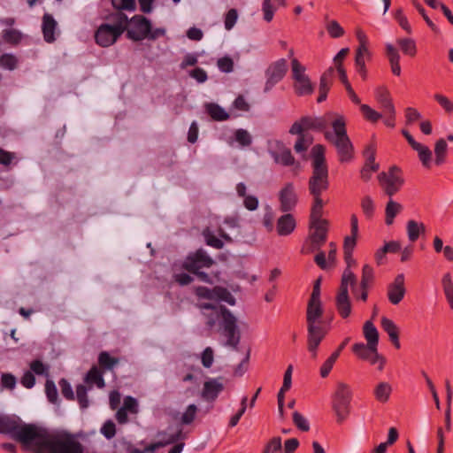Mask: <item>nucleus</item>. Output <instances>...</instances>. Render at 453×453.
<instances>
[{"instance_id":"f257e3e1","label":"nucleus","mask_w":453,"mask_h":453,"mask_svg":"<svg viewBox=\"0 0 453 453\" xmlns=\"http://www.w3.org/2000/svg\"><path fill=\"white\" fill-rule=\"evenodd\" d=\"M0 433L12 434L22 444L33 447L37 452L44 449L50 453H83V445L76 436L68 432L49 434L44 429L34 425L19 426L17 420L9 416L0 417Z\"/></svg>"},{"instance_id":"f03ea898","label":"nucleus","mask_w":453,"mask_h":453,"mask_svg":"<svg viewBox=\"0 0 453 453\" xmlns=\"http://www.w3.org/2000/svg\"><path fill=\"white\" fill-rule=\"evenodd\" d=\"M196 294L199 297L212 301L211 303H201L199 307L203 311V314L208 317L207 325L212 327L219 319H221L223 334L227 338L226 346L236 349L240 342V332L237 327V319L232 312L225 306L219 304V301H224L230 305L235 303L234 297L224 288H214L213 289L206 287H198Z\"/></svg>"},{"instance_id":"7ed1b4c3","label":"nucleus","mask_w":453,"mask_h":453,"mask_svg":"<svg viewBox=\"0 0 453 453\" xmlns=\"http://www.w3.org/2000/svg\"><path fill=\"white\" fill-rule=\"evenodd\" d=\"M312 157V174L309 180V192L313 197L311 211L318 213L323 209L325 202L321 194L328 188V170L325 158V147L320 144L315 145L311 151Z\"/></svg>"},{"instance_id":"20e7f679","label":"nucleus","mask_w":453,"mask_h":453,"mask_svg":"<svg viewBox=\"0 0 453 453\" xmlns=\"http://www.w3.org/2000/svg\"><path fill=\"white\" fill-rule=\"evenodd\" d=\"M127 16L122 12H116L108 17V21L99 26L95 39L101 47L112 45L127 28Z\"/></svg>"},{"instance_id":"39448f33","label":"nucleus","mask_w":453,"mask_h":453,"mask_svg":"<svg viewBox=\"0 0 453 453\" xmlns=\"http://www.w3.org/2000/svg\"><path fill=\"white\" fill-rule=\"evenodd\" d=\"M326 139L335 147L341 162L351 160L353 145L347 134L346 121L343 116L333 119V129L326 131Z\"/></svg>"},{"instance_id":"423d86ee","label":"nucleus","mask_w":453,"mask_h":453,"mask_svg":"<svg viewBox=\"0 0 453 453\" xmlns=\"http://www.w3.org/2000/svg\"><path fill=\"white\" fill-rule=\"evenodd\" d=\"M127 35L134 41H142L143 39L156 40L165 34V29L162 27L152 29L150 21L142 15H134L127 21Z\"/></svg>"},{"instance_id":"0eeeda50","label":"nucleus","mask_w":453,"mask_h":453,"mask_svg":"<svg viewBox=\"0 0 453 453\" xmlns=\"http://www.w3.org/2000/svg\"><path fill=\"white\" fill-rule=\"evenodd\" d=\"M350 285L352 291L357 296V278L349 269H345L342 277V283L336 296V307L342 318H347L351 311V304L348 294V287Z\"/></svg>"},{"instance_id":"6e6552de","label":"nucleus","mask_w":453,"mask_h":453,"mask_svg":"<svg viewBox=\"0 0 453 453\" xmlns=\"http://www.w3.org/2000/svg\"><path fill=\"white\" fill-rule=\"evenodd\" d=\"M352 391L344 382H338L333 395L332 407L338 422H342L349 413Z\"/></svg>"},{"instance_id":"1a4fd4ad","label":"nucleus","mask_w":453,"mask_h":453,"mask_svg":"<svg viewBox=\"0 0 453 453\" xmlns=\"http://www.w3.org/2000/svg\"><path fill=\"white\" fill-rule=\"evenodd\" d=\"M323 310L320 301H309L306 313L308 333H327L322 320Z\"/></svg>"},{"instance_id":"9d476101","label":"nucleus","mask_w":453,"mask_h":453,"mask_svg":"<svg viewBox=\"0 0 453 453\" xmlns=\"http://www.w3.org/2000/svg\"><path fill=\"white\" fill-rule=\"evenodd\" d=\"M378 179L380 184L388 196H394L403 184V179L400 174V169L396 166L390 167L388 173H380Z\"/></svg>"},{"instance_id":"9b49d317","label":"nucleus","mask_w":453,"mask_h":453,"mask_svg":"<svg viewBox=\"0 0 453 453\" xmlns=\"http://www.w3.org/2000/svg\"><path fill=\"white\" fill-rule=\"evenodd\" d=\"M288 62L281 58L272 64L266 71V82L265 84L264 92L268 93L279 81L285 76L288 71Z\"/></svg>"},{"instance_id":"f8f14e48","label":"nucleus","mask_w":453,"mask_h":453,"mask_svg":"<svg viewBox=\"0 0 453 453\" xmlns=\"http://www.w3.org/2000/svg\"><path fill=\"white\" fill-rule=\"evenodd\" d=\"M336 117H342L334 112H328L322 117H303V123L306 130L321 131L326 136V131H330L327 127L329 125L333 127V119Z\"/></svg>"},{"instance_id":"ddd939ff","label":"nucleus","mask_w":453,"mask_h":453,"mask_svg":"<svg viewBox=\"0 0 453 453\" xmlns=\"http://www.w3.org/2000/svg\"><path fill=\"white\" fill-rule=\"evenodd\" d=\"M322 210L318 213L315 211L311 212V226L314 229L311 234V242L315 246H319L326 241V232L327 222L321 219Z\"/></svg>"},{"instance_id":"4468645a","label":"nucleus","mask_w":453,"mask_h":453,"mask_svg":"<svg viewBox=\"0 0 453 453\" xmlns=\"http://www.w3.org/2000/svg\"><path fill=\"white\" fill-rule=\"evenodd\" d=\"M280 209L283 212L293 211L297 203L298 197L295 186L288 182L279 192Z\"/></svg>"},{"instance_id":"2eb2a0df","label":"nucleus","mask_w":453,"mask_h":453,"mask_svg":"<svg viewBox=\"0 0 453 453\" xmlns=\"http://www.w3.org/2000/svg\"><path fill=\"white\" fill-rule=\"evenodd\" d=\"M212 264V258L205 250L200 249L187 257L184 267L190 273H196L200 268L210 267Z\"/></svg>"},{"instance_id":"dca6fc26","label":"nucleus","mask_w":453,"mask_h":453,"mask_svg":"<svg viewBox=\"0 0 453 453\" xmlns=\"http://www.w3.org/2000/svg\"><path fill=\"white\" fill-rule=\"evenodd\" d=\"M405 295L404 275H396L394 281L388 287V297L392 304H398Z\"/></svg>"},{"instance_id":"f3484780","label":"nucleus","mask_w":453,"mask_h":453,"mask_svg":"<svg viewBox=\"0 0 453 453\" xmlns=\"http://www.w3.org/2000/svg\"><path fill=\"white\" fill-rule=\"evenodd\" d=\"M224 389L223 378L209 379L203 383L202 397L208 401H214Z\"/></svg>"},{"instance_id":"a211bd4d","label":"nucleus","mask_w":453,"mask_h":453,"mask_svg":"<svg viewBox=\"0 0 453 453\" xmlns=\"http://www.w3.org/2000/svg\"><path fill=\"white\" fill-rule=\"evenodd\" d=\"M58 23L49 13H45L42 17V30L44 40L47 42H53L55 41V31L57 30Z\"/></svg>"},{"instance_id":"6ab92c4d","label":"nucleus","mask_w":453,"mask_h":453,"mask_svg":"<svg viewBox=\"0 0 453 453\" xmlns=\"http://www.w3.org/2000/svg\"><path fill=\"white\" fill-rule=\"evenodd\" d=\"M184 439L182 429L179 428L173 434L170 435L167 440H159L158 441L146 446L143 449H141L142 453H153L156 449L166 446L168 444L175 443Z\"/></svg>"},{"instance_id":"aec40b11","label":"nucleus","mask_w":453,"mask_h":453,"mask_svg":"<svg viewBox=\"0 0 453 453\" xmlns=\"http://www.w3.org/2000/svg\"><path fill=\"white\" fill-rule=\"evenodd\" d=\"M375 98L377 102L380 104V108L383 111V113H393V109H395V106L392 103L389 91L387 88H377L375 92Z\"/></svg>"},{"instance_id":"412c9836","label":"nucleus","mask_w":453,"mask_h":453,"mask_svg":"<svg viewBox=\"0 0 453 453\" xmlns=\"http://www.w3.org/2000/svg\"><path fill=\"white\" fill-rule=\"evenodd\" d=\"M296 227V220L292 214L286 212L278 219L277 232L280 235H288L291 234Z\"/></svg>"},{"instance_id":"4be33fe9","label":"nucleus","mask_w":453,"mask_h":453,"mask_svg":"<svg viewBox=\"0 0 453 453\" xmlns=\"http://www.w3.org/2000/svg\"><path fill=\"white\" fill-rule=\"evenodd\" d=\"M334 68H328L321 76L319 82V96L318 97V103H322L326 99L327 93L332 84V76L334 74Z\"/></svg>"},{"instance_id":"5701e85b","label":"nucleus","mask_w":453,"mask_h":453,"mask_svg":"<svg viewBox=\"0 0 453 453\" xmlns=\"http://www.w3.org/2000/svg\"><path fill=\"white\" fill-rule=\"evenodd\" d=\"M280 151H270V154L273 157L276 163L282 164L284 165H292L295 163V158L292 156L290 150L284 148V146L279 143Z\"/></svg>"},{"instance_id":"b1692460","label":"nucleus","mask_w":453,"mask_h":453,"mask_svg":"<svg viewBox=\"0 0 453 453\" xmlns=\"http://www.w3.org/2000/svg\"><path fill=\"white\" fill-rule=\"evenodd\" d=\"M294 89L298 96H306L312 94L314 87L310 78L305 75L298 80L294 81Z\"/></svg>"},{"instance_id":"393cba45","label":"nucleus","mask_w":453,"mask_h":453,"mask_svg":"<svg viewBox=\"0 0 453 453\" xmlns=\"http://www.w3.org/2000/svg\"><path fill=\"white\" fill-rule=\"evenodd\" d=\"M113 453H142L141 449H137L131 441L126 438H118L113 441Z\"/></svg>"},{"instance_id":"a878e982","label":"nucleus","mask_w":453,"mask_h":453,"mask_svg":"<svg viewBox=\"0 0 453 453\" xmlns=\"http://www.w3.org/2000/svg\"><path fill=\"white\" fill-rule=\"evenodd\" d=\"M204 107L206 112L216 121H223L229 119V114L218 104L207 103Z\"/></svg>"},{"instance_id":"bb28decb","label":"nucleus","mask_w":453,"mask_h":453,"mask_svg":"<svg viewBox=\"0 0 453 453\" xmlns=\"http://www.w3.org/2000/svg\"><path fill=\"white\" fill-rule=\"evenodd\" d=\"M381 326L388 333L391 342L399 349L400 342L398 339V328L396 325L389 319L383 317L381 319Z\"/></svg>"},{"instance_id":"cd10ccee","label":"nucleus","mask_w":453,"mask_h":453,"mask_svg":"<svg viewBox=\"0 0 453 453\" xmlns=\"http://www.w3.org/2000/svg\"><path fill=\"white\" fill-rule=\"evenodd\" d=\"M356 35L359 42V46L356 54V62L358 60L365 61V56L369 55V50L367 48L368 38L361 29L357 30Z\"/></svg>"},{"instance_id":"c85d7f7f","label":"nucleus","mask_w":453,"mask_h":453,"mask_svg":"<svg viewBox=\"0 0 453 453\" xmlns=\"http://www.w3.org/2000/svg\"><path fill=\"white\" fill-rule=\"evenodd\" d=\"M379 169V164L375 163V150L371 149V155L368 156V162L365 163V166L361 170V178L367 181L372 177V172H377Z\"/></svg>"},{"instance_id":"c756f323","label":"nucleus","mask_w":453,"mask_h":453,"mask_svg":"<svg viewBox=\"0 0 453 453\" xmlns=\"http://www.w3.org/2000/svg\"><path fill=\"white\" fill-rule=\"evenodd\" d=\"M85 382L89 385L91 388L92 385H96L97 388H103L105 385L102 372L97 367L93 366L85 377Z\"/></svg>"},{"instance_id":"7c9ffc66","label":"nucleus","mask_w":453,"mask_h":453,"mask_svg":"<svg viewBox=\"0 0 453 453\" xmlns=\"http://www.w3.org/2000/svg\"><path fill=\"white\" fill-rule=\"evenodd\" d=\"M364 335L367 341V344L374 349V346H378L379 333L374 325L371 321H366L364 325Z\"/></svg>"},{"instance_id":"2f4dec72","label":"nucleus","mask_w":453,"mask_h":453,"mask_svg":"<svg viewBox=\"0 0 453 453\" xmlns=\"http://www.w3.org/2000/svg\"><path fill=\"white\" fill-rule=\"evenodd\" d=\"M326 334L327 333H308L307 348L311 353L312 357H316L318 347Z\"/></svg>"},{"instance_id":"473e14b6","label":"nucleus","mask_w":453,"mask_h":453,"mask_svg":"<svg viewBox=\"0 0 453 453\" xmlns=\"http://www.w3.org/2000/svg\"><path fill=\"white\" fill-rule=\"evenodd\" d=\"M392 392V387L389 383L382 381L380 382L374 388V396L380 403H386Z\"/></svg>"},{"instance_id":"72a5a7b5","label":"nucleus","mask_w":453,"mask_h":453,"mask_svg":"<svg viewBox=\"0 0 453 453\" xmlns=\"http://www.w3.org/2000/svg\"><path fill=\"white\" fill-rule=\"evenodd\" d=\"M441 285L445 297L450 308L453 310V280L449 273L443 275L441 279Z\"/></svg>"},{"instance_id":"f704fd0d","label":"nucleus","mask_w":453,"mask_h":453,"mask_svg":"<svg viewBox=\"0 0 453 453\" xmlns=\"http://www.w3.org/2000/svg\"><path fill=\"white\" fill-rule=\"evenodd\" d=\"M403 207L400 203L390 199L386 206V224L391 225L394 218L402 211Z\"/></svg>"},{"instance_id":"c9c22d12","label":"nucleus","mask_w":453,"mask_h":453,"mask_svg":"<svg viewBox=\"0 0 453 453\" xmlns=\"http://www.w3.org/2000/svg\"><path fill=\"white\" fill-rule=\"evenodd\" d=\"M412 149L418 152V157L422 162L423 165L426 167H429L432 160V151L430 150V149L419 142H418L417 145Z\"/></svg>"},{"instance_id":"e433bc0d","label":"nucleus","mask_w":453,"mask_h":453,"mask_svg":"<svg viewBox=\"0 0 453 453\" xmlns=\"http://www.w3.org/2000/svg\"><path fill=\"white\" fill-rule=\"evenodd\" d=\"M425 231V226L424 224H418L415 220H410L407 223V234L408 238L411 242H415L420 233H423Z\"/></svg>"},{"instance_id":"4c0bfd02","label":"nucleus","mask_w":453,"mask_h":453,"mask_svg":"<svg viewBox=\"0 0 453 453\" xmlns=\"http://www.w3.org/2000/svg\"><path fill=\"white\" fill-rule=\"evenodd\" d=\"M377 346H374V349L369 344L363 342L356 343L353 345V352L360 358L367 360L370 358V355L375 351Z\"/></svg>"},{"instance_id":"58836bf2","label":"nucleus","mask_w":453,"mask_h":453,"mask_svg":"<svg viewBox=\"0 0 453 453\" xmlns=\"http://www.w3.org/2000/svg\"><path fill=\"white\" fill-rule=\"evenodd\" d=\"M312 143V137L308 134H301L298 136L294 146L295 151L299 154L306 152L309 146Z\"/></svg>"},{"instance_id":"ea45409f","label":"nucleus","mask_w":453,"mask_h":453,"mask_svg":"<svg viewBox=\"0 0 453 453\" xmlns=\"http://www.w3.org/2000/svg\"><path fill=\"white\" fill-rule=\"evenodd\" d=\"M111 4L117 12H134L136 9L135 0H111Z\"/></svg>"},{"instance_id":"a19ab883","label":"nucleus","mask_w":453,"mask_h":453,"mask_svg":"<svg viewBox=\"0 0 453 453\" xmlns=\"http://www.w3.org/2000/svg\"><path fill=\"white\" fill-rule=\"evenodd\" d=\"M100 434L109 441L114 438L117 434L115 423L111 419L106 420L100 428Z\"/></svg>"},{"instance_id":"79ce46f5","label":"nucleus","mask_w":453,"mask_h":453,"mask_svg":"<svg viewBox=\"0 0 453 453\" xmlns=\"http://www.w3.org/2000/svg\"><path fill=\"white\" fill-rule=\"evenodd\" d=\"M88 390V388L82 384H80L76 387V398L81 409H86L89 405Z\"/></svg>"},{"instance_id":"37998d69","label":"nucleus","mask_w":453,"mask_h":453,"mask_svg":"<svg viewBox=\"0 0 453 453\" xmlns=\"http://www.w3.org/2000/svg\"><path fill=\"white\" fill-rule=\"evenodd\" d=\"M235 141L243 147L250 146L252 143L251 134L245 129L239 128L234 131Z\"/></svg>"},{"instance_id":"c03bdc74","label":"nucleus","mask_w":453,"mask_h":453,"mask_svg":"<svg viewBox=\"0 0 453 453\" xmlns=\"http://www.w3.org/2000/svg\"><path fill=\"white\" fill-rule=\"evenodd\" d=\"M397 43L404 54L414 56L416 54V44L412 39L401 38L397 40Z\"/></svg>"},{"instance_id":"a18cd8bd","label":"nucleus","mask_w":453,"mask_h":453,"mask_svg":"<svg viewBox=\"0 0 453 453\" xmlns=\"http://www.w3.org/2000/svg\"><path fill=\"white\" fill-rule=\"evenodd\" d=\"M18 65V59L17 58L9 53L3 54L0 57V66L8 69V70H14L17 67Z\"/></svg>"},{"instance_id":"49530a36","label":"nucleus","mask_w":453,"mask_h":453,"mask_svg":"<svg viewBox=\"0 0 453 453\" xmlns=\"http://www.w3.org/2000/svg\"><path fill=\"white\" fill-rule=\"evenodd\" d=\"M99 365L106 370H111L119 363V359L111 357L107 352H102L98 357Z\"/></svg>"},{"instance_id":"de8ad7c7","label":"nucleus","mask_w":453,"mask_h":453,"mask_svg":"<svg viewBox=\"0 0 453 453\" xmlns=\"http://www.w3.org/2000/svg\"><path fill=\"white\" fill-rule=\"evenodd\" d=\"M360 110L364 115V117L372 122H377L379 119L382 118V114L372 109L367 104H360Z\"/></svg>"},{"instance_id":"09e8293b","label":"nucleus","mask_w":453,"mask_h":453,"mask_svg":"<svg viewBox=\"0 0 453 453\" xmlns=\"http://www.w3.org/2000/svg\"><path fill=\"white\" fill-rule=\"evenodd\" d=\"M45 393L49 402L57 403L58 401V394L55 383L52 380H47L45 383Z\"/></svg>"},{"instance_id":"8fccbe9b","label":"nucleus","mask_w":453,"mask_h":453,"mask_svg":"<svg viewBox=\"0 0 453 453\" xmlns=\"http://www.w3.org/2000/svg\"><path fill=\"white\" fill-rule=\"evenodd\" d=\"M372 279H373L372 268L368 265H364L363 271H362V279H361L360 288L363 289H367L371 281L372 280Z\"/></svg>"},{"instance_id":"3c124183","label":"nucleus","mask_w":453,"mask_h":453,"mask_svg":"<svg viewBox=\"0 0 453 453\" xmlns=\"http://www.w3.org/2000/svg\"><path fill=\"white\" fill-rule=\"evenodd\" d=\"M203 237L205 239L207 245L218 250L223 248V242L217 236H215L209 229L203 231Z\"/></svg>"},{"instance_id":"603ef678","label":"nucleus","mask_w":453,"mask_h":453,"mask_svg":"<svg viewBox=\"0 0 453 453\" xmlns=\"http://www.w3.org/2000/svg\"><path fill=\"white\" fill-rule=\"evenodd\" d=\"M338 358V352H334L322 365L320 368V375L322 378H326L331 372L334 364Z\"/></svg>"},{"instance_id":"864d4df0","label":"nucleus","mask_w":453,"mask_h":453,"mask_svg":"<svg viewBox=\"0 0 453 453\" xmlns=\"http://www.w3.org/2000/svg\"><path fill=\"white\" fill-rule=\"evenodd\" d=\"M326 30L333 38H339L344 34L343 28L336 20L328 21Z\"/></svg>"},{"instance_id":"5fc2aeb1","label":"nucleus","mask_w":453,"mask_h":453,"mask_svg":"<svg viewBox=\"0 0 453 453\" xmlns=\"http://www.w3.org/2000/svg\"><path fill=\"white\" fill-rule=\"evenodd\" d=\"M238 19V12L236 9H230L225 15L224 25L227 31H230Z\"/></svg>"},{"instance_id":"6e6d98bb","label":"nucleus","mask_w":453,"mask_h":453,"mask_svg":"<svg viewBox=\"0 0 453 453\" xmlns=\"http://www.w3.org/2000/svg\"><path fill=\"white\" fill-rule=\"evenodd\" d=\"M2 36L5 42L13 44L18 43L21 39V34L15 29H4Z\"/></svg>"},{"instance_id":"4d7b16f0","label":"nucleus","mask_w":453,"mask_h":453,"mask_svg":"<svg viewBox=\"0 0 453 453\" xmlns=\"http://www.w3.org/2000/svg\"><path fill=\"white\" fill-rule=\"evenodd\" d=\"M276 7L273 5V2L270 0H264L262 4V11L264 13V19L267 22H270L273 18Z\"/></svg>"},{"instance_id":"13d9d810","label":"nucleus","mask_w":453,"mask_h":453,"mask_svg":"<svg viewBox=\"0 0 453 453\" xmlns=\"http://www.w3.org/2000/svg\"><path fill=\"white\" fill-rule=\"evenodd\" d=\"M214 361V351L212 348L206 347L201 355V362L203 367L210 368Z\"/></svg>"},{"instance_id":"bf43d9fd","label":"nucleus","mask_w":453,"mask_h":453,"mask_svg":"<svg viewBox=\"0 0 453 453\" xmlns=\"http://www.w3.org/2000/svg\"><path fill=\"white\" fill-rule=\"evenodd\" d=\"M62 395L70 401L75 399L74 393L70 383L65 379H61L58 382Z\"/></svg>"},{"instance_id":"052dcab7","label":"nucleus","mask_w":453,"mask_h":453,"mask_svg":"<svg viewBox=\"0 0 453 453\" xmlns=\"http://www.w3.org/2000/svg\"><path fill=\"white\" fill-rule=\"evenodd\" d=\"M385 50L386 56L389 61V64H394L400 61V54L394 45L391 43H386Z\"/></svg>"},{"instance_id":"680f3d73","label":"nucleus","mask_w":453,"mask_h":453,"mask_svg":"<svg viewBox=\"0 0 453 453\" xmlns=\"http://www.w3.org/2000/svg\"><path fill=\"white\" fill-rule=\"evenodd\" d=\"M274 214L272 207L269 205L265 208V214L263 219V224L267 230L272 231L273 229Z\"/></svg>"},{"instance_id":"e2e57ef3","label":"nucleus","mask_w":453,"mask_h":453,"mask_svg":"<svg viewBox=\"0 0 453 453\" xmlns=\"http://www.w3.org/2000/svg\"><path fill=\"white\" fill-rule=\"evenodd\" d=\"M196 411L197 407L195 404L188 405L181 417L182 424H190L195 419Z\"/></svg>"},{"instance_id":"0e129e2a","label":"nucleus","mask_w":453,"mask_h":453,"mask_svg":"<svg viewBox=\"0 0 453 453\" xmlns=\"http://www.w3.org/2000/svg\"><path fill=\"white\" fill-rule=\"evenodd\" d=\"M17 380L12 373H3L1 376V385L10 390H13L16 387Z\"/></svg>"},{"instance_id":"69168bd1","label":"nucleus","mask_w":453,"mask_h":453,"mask_svg":"<svg viewBox=\"0 0 453 453\" xmlns=\"http://www.w3.org/2000/svg\"><path fill=\"white\" fill-rule=\"evenodd\" d=\"M293 422L302 431H308L310 429L308 420L297 411L293 413Z\"/></svg>"},{"instance_id":"338daca9","label":"nucleus","mask_w":453,"mask_h":453,"mask_svg":"<svg viewBox=\"0 0 453 453\" xmlns=\"http://www.w3.org/2000/svg\"><path fill=\"white\" fill-rule=\"evenodd\" d=\"M218 67L221 72L231 73L234 69V61L229 57H224L218 60Z\"/></svg>"},{"instance_id":"774afa93","label":"nucleus","mask_w":453,"mask_h":453,"mask_svg":"<svg viewBox=\"0 0 453 453\" xmlns=\"http://www.w3.org/2000/svg\"><path fill=\"white\" fill-rule=\"evenodd\" d=\"M281 448L280 437H274L267 443L264 450L268 451V453H278L281 450Z\"/></svg>"}]
</instances>
